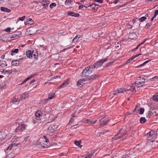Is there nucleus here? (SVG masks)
I'll use <instances>...</instances> for the list:
<instances>
[{"instance_id":"nucleus-1","label":"nucleus","mask_w":158,"mask_h":158,"mask_svg":"<svg viewBox=\"0 0 158 158\" xmlns=\"http://www.w3.org/2000/svg\"><path fill=\"white\" fill-rule=\"evenodd\" d=\"M43 138H40L37 142V144L38 147L43 148H47L50 145L48 139L45 135L43 136Z\"/></svg>"},{"instance_id":"nucleus-2","label":"nucleus","mask_w":158,"mask_h":158,"mask_svg":"<svg viewBox=\"0 0 158 158\" xmlns=\"http://www.w3.org/2000/svg\"><path fill=\"white\" fill-rule=\"evenodd\" d=\"M145 79L142 77H140L137 78L135 83L132 84L131 89H135L136 88L140 87L143 86L144 83Z\"/></svg>"},{"instance_id":"nucleus-3","label":"nucleus","mask_w":158,"mask_h":158,"mask_svg":"<svg viewBox=\"0 0 158 158\" xmlns=\"http://www.w3.org/2000/svg\"><path fill=\"white\" fill-rule=\"evenodd\" d=\"M94 71L93 67L91 65H90L83 70L81 73V76L85 77H88Z\"/></svg>"},{"instance_id":"nucleus-4","label":"nucleus","mask_w":158,"mask_h":158,"mask_svg":"<svg viewBox=\"0 0 158 158\" xmlns=\"http://www.w3.org/2000/svg\"><path fill=\"white\" fill-rule=\"evenodd\" d=\"M156 131L152 130L146 134V136L147 137L148 139L150 140H152V142L154 141V140L156 138Z\"/></svg>"},{"instance_id":"nucleus-5","label":"nucleus","mask_w":158,"mask_h":158,"mask_svg":"<svg viewBox=\"0 0 158 158\" xmlns=\"http://www.w3.org/2000/svg\"><path fill=\"white\" fill-rule=\"evenodd\" d=\"M124 90H123L122 89H118V90H113V91H111L110 92V94L111 95H116L117 94L119 93H124V92H126L128 93V92H131V93L134 92H136V90H135V89H124Z\"/></svg>"},{"instance_id":"nucleus-6","label":"nucleus","mask_w":158,"mask_h":158,"mask_svg":"<svg viewBox=\"0 0 158 158\" xmlns=\"http://www.w3.org/2000/svg\"><path fill=\"white\" fill-rule=\"evenodd\" d=\"M108 59L106 58L104 60L101 59L100 60L96 62L94 64L91 65L94 70L95 68L98 69L103 64L107 61Z\"/></svg>"},{"instance_id":"nucleus-7","label":"nucleus","mask_w":158,"mask_h":158,"mask_svg":"<svg viewBox=\"0 0 158 158\" xmlns=\"http://www.w3.org/2000/svg\"><path fill=\"white\" fill-rule=\"evenodd\" d=\"M27 127V125L25 124H21L16 128L15 130V132L16 133L20 134Z\"/></svg>"},{"instance_id":"nucleus-8","label":"nucleus","mask_w":158,"mask_h":158,"mask_svg":"<svg viewBox=\"0 0 158 158\" xmlns=\"http://www.w3.org/2000/svg\"><path fill=\"white\" fill-rule=\"evenodd\" d=\"M58 126L54 124L50 125L48 129V133L50 134V133H52L53 132L56 131L57 128Z\"/></svg>"},{"instance_id":"nucleus-9","label":"nucleus","mask_w":158,"mask_h":158,"mask_svg":"<svg viewBox=\"0 0 158 158\" xmlns=\"http://www.w3.org/2000/svg\"><path fill=\"white\" fill-rule=\"evenodd\" d=\"M99 118H100V119H101L99 121L100 122V126L101 127H103L106 125V123L109 120L108 118H102V117H100V118H98V119Z\"/></svg>"},{"instance_id":"nucleus-10","label":"nucleus","mask_w":158,"mask_h":158,"mask_svg":"<svg viewBox=\"0 0 158 158\" xmlns=\"http://www.w3.org/2000/svg\"><path fill=\"white\" fill-rule=\"evenodd\" d=\"M100 76L98 74H94L91 76H90L89 77H88L86 79V81L87 80H90L93 81L97 79H98L99 77Z\"/></svg>"},{"instance_id":"nucleus-11","label":"nucleus","mask_w":158,"mask_h":158,"mask_svg":"<svg viewBox=\"0 0 158 158\" xmlns=\"http://www.w3.org/2000/svg\"><path fill=\"white\" fill-rule=\"evenodd\" d=\"M50 2L48 0H43L41 2V3L42 6H43V8L47 9L48 7V5L49 4Z\"/></svg>"},{"instance_id":"nucleus-12","label":"nucleus","mask_w":158,"mask_h":158,"mask_svg":"<svg viewBox=\"0 0 158 158\" xmlns=\"http://www.w3.org/2000/svg\"><path fill=\"white\" fill-rule=\"evenodd\" d=\"M69 79H68L66 80L62 84H61L60 85L58 88L57 89H59L60 88H64L65 86L69 85Z\"/></svg>"},{"instance_id":"nucleus-13","label":"nucleus","mask_w":158,"mask_h":158,"mask_svg":"<svg viewBox=\"0 0 158 158\" xmlns=\"http://www.w3.org/2000/svg\"><path fill=\"white\" fill-rule=\"evenodd\" d=\"M29 93L27 92H26L21 95L20 99L21 100H22L26 98H28L29 97Z\"/></svg>"},{"instance_id":"nucleus-14","label":"nucleus","mask_w":158,"mask_h":158,"mask_svg":"<svg viewBox=\"0 0 158 158\" xmlns=\"http://www.w3.org/2000/svg\"><path fill=\"white\" fill-rule=\"evenodd\" d=\"M127 131L125 129H121L117 133V135H120V136L122 137L127 133Z\"/></svg>"},{"instance_id":"nucleus-15","label":"nucleus","mask_w":158,"mask_h":158,"mask_svg":"<svg viewBox=\"0 0 158 158\" xmlns=\"http://www.w3.org/2000/svg\"><path fill=\"white\" fill-rule=\"evenodd\" d=\"M36 74H32L29 77L26 78L21 83V85H22L26 83V82L29 80L30 79H31L34 77L36 75Z\"/></svg>"},{"instance_id":"nucleus-16","label":"nucleus","mask_w":158,"mask_h":158,"mask_svg":"<svg viewBox=\"0 0 158 158\" xmlns=\"http://www.w3.org/2000/svg\"><path fill=\"white\" fill-rule=\"evenodd\" d=\"M67 14L69 16H74L76 17H78L80 15L79 14L69 11L67 12Z\"/></svg>"},{"instance_id":"nucleus-17","label":"nucleus","mask_w":158,"mask_h":158,"mask_svg":"<svg viewBox=\"0 0 158 158\" xmlns=\"http://www.w3.org/2000/svg\"><path fill=\"white\" fill-rule=\"evenodd\" d=\"M33 23V20L30 18H27L24 21L25 24L26 25H31Z\"/></svg>"},{"instance_id":"nucleus-18","label":"nucleus","mask_w":158,"mask_h":158,"mask_svg":"<svg viewBox=\"0 0 158 158\" xmlns=\"http://www.w3.org/2000/svg\"><path fill=\"white\" fill-rule=\"evenodd\" d=\"M86 81V79L81 80L78 81L77 83V85L79 87H81L83 85V81Z\"/></svg>"},{"instance_id":"nucleus-19","label":"nucleus","mask_w":158,"mask_h":158,"mask_svg":"<svg viewBox=\"0 0 158 158\" xmlns=\"http://www.w3.org/2000/svg\"><path fill=\"white\" fill-rule=\"evenodd\" d=\"M97 121V120L93 121L91 120L90 119H87L84 121V122L90 125H93L96 123Z\"/></svg>"},{"instance_id":"nucleus-20","label":"nucleus","mask_w":158,"mask_h":158,"mask_svg":"<svg viewBox=\"0 0 158 158\" xmlns=\"http://www.w3.org/2000/svg\"><path fill=\"white\" fill-rule=\"evenodd\" d=\"M137 37V35L136 33L134 32H132L130 33L129 36V38L131 39H136Z\"/></svg>"},{"instance_id":"nucleus-21","label":"nucleus","mask_w":158,"mask_h":158,"mask_svg":"<svg viewBox=\"0 0 158 158\" xmlns=\"http://www.w3.org/2000/svg\"><path fill=\"white\" fill-rule=\"evenodd\" d=\"M40 111L42 112V114L46 115L47 114H48V112L46 110V107L45 106H43L41 107Z\"/></svg>"},{"instance_id":"nucleus-22","label":"nucleus","mask_w":158,"mask_h":158,"mask_svg":"<svg viewBox=\"0 0 158 158\" xmlns=\"http://www.w3.org/2000/svg\"><path fill=\"white\" fill-rule=\"evenodd\" d=\"M6 135L4 132H0V141L6 138Z\"/></svg>"},{"instance_id":"nucleus-23","label":"nucleus","mask_w":158,"mask_h":158,"mask_svg":"<svg viewBox=\"0 0 158 158\" xmlns=\"http://www.w3.org/2000/svg\"><path fill=\"white\" fill-rule=\"evenodd\" d=\"M18 35L15 34H9V37H10V38L12 39V40H15L18 37Z\"/></svg>"},{"instance_id":"nucleus-24","label":"nucleus","mask_w":158,"mask_h":158,"mask_svg":"<svg viewBox=\"0 0 158 158\" xmlns=\"http://www.w3.org/2000/svg\"><path fill=\"white\" fill-rule=\"evenodd\" d=\"M26 55L27 57L29 58H31L32 57V53L31 50H28L26 52Z\"/></svg>"},{"instance_id":"nucleus-25","label":"nucleus","mask_w":158,"mask_h":158,"mask_svg":"<svg viewBox=\"0 0 158 158\" xmlns=\"http://www.w3.org/2000/svg\"><path fill=\"white\" fill-rule=\"evenodd\" d=\"M48 98L49 99H52L55 96V94L53 92H51L48 94Z\"/></svg>"},{"instance_id":"nucleus-26","label":"nucleus","mask_w":158,"mask_h":158,"mask_svg":"<svg viewBox=\"0 0 158 158\" xmlns=\"http://www.w3.org/2000/svg\"><path fill=\"white\" fill-rule=\"evenodd\" d=\"M20 63L19 60H16L12 61L11 62V64L12 65L16 66L19 64Z\"/></svg>"},{"instance_id":"nucleus-27","label":"nucleus","mask_w":158,"mask_h":158,"mask_svg":"<svg viewBox=\"0 0 158 158\" xmlns=\"http://www.w3.org/2000/svg\"><path fill=\"white\" fill-rule=\"evenodd\" d=\"M0 10L2 11L6 12L8 13L10 11V9L3 7H1L0 8Z\"/></svg>"},{"instance_id":"nucleus-28","label":"nucleus","mask_w":158,"mask_h":158,"mask_svg":"<svg viewBox=\"0 0 158 158\" xmlns=\"http://www.w3.org/2000/svg\"><path fill=\"white\" fill-rule=\"evenodd\" d=\"M42 114V112L41 111L38 110L37 111L35 114V115L36 117H40L41 116Z\"/></svg>"},{"instance_id":"nucleus-29","label":"nucleus","mask_w":158,"mask_h":158,"mask_svg":"<svg viewBox=\"0 0 158 158\" xmlns=\"http://www.w3.org/2000/svg\"><path fill=\"white\" fill-rule=\"evenodd\" d=\"M19 51V49L17 48L12 50L11 51V55L12 56H14L15 55V53H17Z\"/></svg>"},{"instance_id":"nucleus-30","label":"nucleus","mask_w":158,"mask_h":158,"mask_svg":"<svg viewBox=\"0 0 158 158\" xmlns=\"http://www.w3.org/2000/svg\"><path fill=\"white\" fill-rule=\"evenodd\" d=\"M33 28H29L27 29V32L29 35H32L35 33L33 31Z\"/></svg>"},{"instance_id":"nucleus-31","label":"nucleus","mask_w":158,"mask_h":158,"mask_svg":"<svg viewBox=\"0 0 158 158\" xmlns=\"http://www.w3.org/2000/svg\"><path fill=\"white\" fill-rule=\"evenodd\" d=\"M152 99L153 101L157 102L158 101V93H156L152 97Z\"/></svg>"},{"instance_id":"nucleus-32","label":"nucleus","mask_w":158,"mask_h":158,"mask_svg":"<svg viewBox=\"0 0 158 158\" xmlns=\"http://www.w3.org/2000/svg\"><path fill=\"white\" fill-rule=\"evenodd\" d=\"M7 65L6 61L4 60H0V66L5 67Z\"/></svg>"},{"instance_id":"nucleus-33","label":"nucleus","mask_w":158,"mask_h":158,"mask_svg":"<svg viewBox=\"0 0 158 158\" xmlns=\"http://www.w3.org/2000/svg\"><path fill=\"white\" fill-rule=\"evenodd\" d=\"M80 35H77L73 39V43H76L79 40L80 38Z\"/></svg>"},{"instance_id":"nucleus-34","label":"nucleus","mask_w":158,"mask_h":158,"mask_svg":"<svg viewBox=\"0 0 158 158\" xmlns=\"http://www.w3.org/2000/svg\"><path fill=\"white\" fill-rule=\"evenodd\" d=\"M20 100H21L20 98L19 99V98H16L13 97V99L11 100V102L12 103L14 104L16 102H19Z\"/></svg>"},{"instance_id":"nucleus-35","label":"nucleus","mask_w":158,"mask_h":158,"mask_svg":"<svg viewBox=\"0 0 158 158\" xmlns=\"http://www.w3.org/2000/svg\"><path fill=\"white\" fill-rule=\"evenodd\" d=\"M81 142V141L80 140L79 141L76 140L75 141L74 143L78 147L81 148L82 147V145L80 144Z\"/></svg>"},{"instance_id":"nucleus-36","label":"nucleus","mask_w":158,"mask_h":158,"mask_svg":"<svg viewBox=\"0 0 158 158\" xmlns=\"http://www.w3.org/2000/svg\"><path fill=\"white\" fill-rule=\"evenodd\" d=\"M119 135H117V133L114 137L112 138V139L113 140H115L117 139H119L121 138V137L118 136Z\"/></svg>"},{"instance_id":"nucleus-37","label":"nucleus","mask_w":158,"mask_h":158,"mask_svg":"<svg viewBox=\"0 0 158 158\" xmlns=\"http://www.w3.org/2000/svg\"><path fill=\"white\" fill-rule=\"evenodd\" d=\"M94 153V152H92L90 153H88L86 156L87 158H91Z\"/></svg>"},{"instance_id":"nucleus-38","label":"nucleus","mask_w":158,"mask_h":158,"mask_svg":"<svg viewBox=\"0 0 158 158\" xmlns=\"http://www.w3.org/2000/svg\"><path fill=\"white\" fill-rule=\"evenodd\" d=\"M140 121L142 123H144L146 121V119L144 117H141L140 119Z\"/></svg>"},{"instance_id":"nucleus-39","label":"nucleus","mask_w":158,"mask_h":158,"mask_svg":"<svg viewBox=\"0 0 158 158\" xmlns=\"http://www.w3.org/2000/svg\"><path fill=\"white\" fill-rule=\"evenodd\" d=\"M136 152H133L129 156L131 158H135L136 157Z\"/></svg>"},{"instance_id":"nucleus-40","label":"nucleus","mask_w":158,"mask_h":158,"mask_svg":"<svg viewBox=\"0 0 158 158\" xmlns=\"http://www.w3.org/2000/svg\"><path fill=\"white\" fill-rule=\"evenodd\" d=\"M151 60H147L146 61H145V62H144L143 64H141L139 66H138L137 67V68H139V67H140L141 66H142L145 64L146 63L149 62Z\"/></svg>"},{"instance_id":"nucleus-41","label":"nucleus","mask_w":158,"mask_h":158,"mask_svg":"<svg viewBox=\"0 0 158 158\" xmlns=\"http://www.w3.org/2000/svg\"><path fill=\"white\" fill-rule=\"evenodd\" d=\"M147 17L146 16H143L140 19H139V20L140 22H142L146 20Z\"/></svg>"},{"instance_id":"nucleus-42","label":"nucleus","mask_w":158,"mask_h":158,"mask_svg":"<svg viewBox=\"0 0 158 158\" xmlns=\"http://www.w3.org/2000/svg\"><path fill=\"white\" fill-rule=\"evenodd\" d=\"M12 72V71L11 70H6L4 74H6V73H7L8 74H11Z\"/></svg>"},{"instance_id":"nucleus-43","label":"nucleus","mask_w":158,"mask_h":158,"mask_svg":"<svg viewBox=\"0 0 158 158\" xmlns=\"http://www.w3.org/2000/svg\"><path fill=\"white\" fill-rule=\"evenodd\" d=\"M153 114V113L151 110H150L148 113V116L149 117V118H150L152 116Z\"/></svg>"},{"instance_id":"nucleus-44","label":"nucleus","mask_w":158,"mask_h":158,"mask_svg":"<svg viewBox=\"0 0 158 158\" xmlns=\"http://www.w3.org/2000/svg\"><path fill=\"white\" fill-rule=\"evenodd\" d=\"M152 23H147L145 27L146 28H149V27H150V26L152 25Z\"/></svg>"},{"instance_id":"nucleus-45","label":"nucleus","mask_w":158,"mask_h":158,"mask_svg":"<svg viewBox=\"0 0 158 158\" xmlns=\"http://www.w3.org/2000/svg\"><path fill=\"white\" fill-rule=\"evenodd\" d=\"M33 56L34 59H36L38 57V54L37 53H34V52H32V56Z\"/></svg>"},{"instance_id":"nucleus-46","label":"nucleus","mask_w":158,"mask_h":158,"mask_svg":"<svg viewBox=\"0 0 158 158\" xmlns=\"http://www.w3.org/2000/svg\"><path fill=\"white\" fill-rule=\"evenodd\" d=\"M144 111V108H140V110L139 112V114H143Z\"/></svg>"},{"instance_id":"nucleus-47","label":"nucleus","mask_w":158,"mask_h":158,"mask_svg":"<svg viewBox=\"0 0 158 158\" xmlns=\"http://www.w3.org/2000/svg\"><path fill=\"white\" fill-rule=\"evenodd\" d=\"M25 17H26L25 16H24L22 17L19 18L18 19V20H21L22 21H23L24 20Z\"/></svg>"},{"instance_id":"nucleus-48","label":"nucleus","mask_w":158,"mask_h":158,"mask_svg":"<svg viewBox=\"0 0 158 158\" xmlns=\"http://www.w3.org/2000/svg\"><path fill=\"white\" fill-rule=\"evenodd\" d=\"M56 4L55 3H52L50 5V8H53V7L55 6Z\"/></svg>"},{"instance_id":"nucleus-49","label":"nucleus","mask_w":158,"mask_h":158,"mask_svg":"<svg viewBox=\"0 0 158 158\" xmlns=\"http://www.w3.org/2000/svg\"><path fill=\"white\" fill-rule=\"evenodd\" d=\"M29 136H27L25 137H24L23 138L24 140L25 141H27L28 140V139H29Z\"/></svg>"},{"instance_id":"nucleus-50","label":"nucleus","mask_w":158,"mask_h":158,"mask_svg":"<svg viewBox=\"0 0 158 158\" xmlns=\"http://www.w3.org/2000/svg\"><path fill=\"white\" fill-rule=\"evenodd\" d=\"M20 144V143H14L12 144L11 145H12L13 147H15L16 146H17L18 145H19Z\"/></svg>"},{"instance_id":"nucleus-51","label":"nucleus","mask_w":158,"mask_h":158,"mask_svg":"<svg viewBox=\"0 0 158 158\" xmlns=\"http://www.w3.org/2000/svg\"><path fill=\"white\" fill-rule=\"evenodd\" d=\"M134 59V56H133L131 58H130L129 60H127V63H129L133 59Z\"/></svg>"},{"instance_id":"nucleus-52","label":"nucleus","mask_w":158,"mask_h":158,"mask_svg":"<svg viewBox=\"0 0 158 158\" xmlns=\"http://www.w3.org/2000/svg\"><path fill=\"white\" fill-rule=\"evenodd\" d=\"M158 15V10H156L155 11L154 17H156Z\"/></svg>"},{"instance_id":"nucleus-53","label":"nucleus","mask_w":158,"mask_h":158,"mask_svg":"<svg viewBox=\"0 0 158 158\" xmlns=\"http://www.w3.org/2000/svg\"><path fill=\"white\" fill-rule=\"evenodd\" d=\"M10 29H10V27H8V28H6L5 30V31H6L7 32H10Z\"/></svg>"},{"instance_id":"nucleus-54","label":"nucleus","mask_w":158,"mask_h":158,"mask_svg":"<svg viewBox=\"0 0 158 158\" xmlns=\"http://www.w3.org/2000/svg\"><path fill=\"white\" fill-rule=\"evenodd\" d=\"M95 2L101 3H102L103 0H94Z\"/></svg>"},{"instance_id":"nucleus-55","label":"nucleus","mask_w":158,"mask_h":158,"mask_svg":"<svg viewBox=\"0 0 158 158\" xmlns=\"http://www.w3.org/2000/svg\"><path fill=\"white\" fill-rule=\"evenodd\" d=\"M129 156H128V155L127 154H125V155H123L122 156V158H127V157H128Z\"/></svg>"},{"instance_id":"nucleus-56","label":"nucleus","mask_w":158,"mask_h":158,"mask_svg":"<svg viewBox=\"0 0 158 158\" xmlns=\"http://www.w3.org/2000/svg\"><path fill=\"white\" fill-rule=\"evenodd\" d=\"M109 131L108 130L103 131L100 133L101 134L103 135L106 132Z\"/></svg>"},{"instance_id":"nucleus-57","label":"nucleus","mask_w":158,"mask_h":158,"mask_svg":"<svg viewBox=\"0 0 158 158\" xmlns=\"http://www.w3.org/2000/svg\"><path fill=\"white\" fill-rule=\"evenodd\" d=\"M12 148L13 147L12 145H10L8 147V148H7V150H11Z\"/></svg>"},{"instance_id":"nucleus-58","label":"nucleus","mask_w":158,"mask_h":158,"mask_svg":"<svg viewBox=\"0 0 158 158\" xmlns=\"http://www.w3.org/2000/svg\"><path fill=\"white\" fill-rule=\"evenodd\" d=\"M71 1L69 0H66L65 2V3L66 4H71Z\"/></svg>"},{"instance_id":"nucleus-59","label":"nucleus","mask_w":158,"mask_h":158,"mask_svg":"<svg viewBox=\"0 0 158 158\" xmlns=\"http://www.w3.org/2000/svg\"><path fill=\"white\" fill-rule=\"evenodd\" d=\"M84 7V5L81 4V5H79L78 6V8L79 9H81Z\"/></svg>"},{"instance_id":"nucleus-60","label":"nucleus","mask_w":158,"mask_h":158,"mask_svg":"<svg viewBox=\"0 0 158 158\" xmlns=\"http://www.w3.org/2000/svg\"><path fill=\"white\" fill-rule=\"evenodd\" d=\"M78 126V125L77 124V125H73V127H74V128L76 129L79 127Z\"/></svg>"},{"instance_id":"nucleus-61","label":"nucleus","mask_w":158,"mask_h":158,"mask_svg":"<svg viewBox=\"0 0 158 158\" xmlns=\"http://www.w3.org/2000/svg\"><path fill=\"white\" fill-rule=\"evenodd\" d=\"M48 98L46 99H45L43 100L42 101V102H43V103H45V102H46L48 101Z\"/></svg>"},{"instance_id":"nucleus-62","label":"nucleus","mask_w":158,"mask_h":158,"mask_svg":"<svg viewBox=\"0 0 158 158\" xmlns=\"http://www.w3.org/2000/svg\"><path fill=\"white\" fill-rule=\"evenodd\" d=\"M74 121V119L73 118H72L69 121V123H72V122H73Z\"/></svg>"},{"instance_id":"nucleus-63","label":"nucleus","mask_w":158,"mask_h":158,"mask_svg":"<svg viewBox=\"0 0 158 158\" xmlns=\"http://www.w3.org/2000/svg\"><path fill=\"white\" fill-rule=\"evenodd\" d=\"M112 63H109L108 64H107L106 65V67H108L109 66H110Z\"/></svg>"},{"instance_id":"nucleus-64","label":"nucleus","mask_w":158,"mask_h":158,"mask_svg":"<svg viewBox=\"0 0 158 158\" xmlns=\"http://www.w3.org/2000/svg\"><path fill=\"white\" fill-rule=\"evenodd\" d=\"M35 81V79H33L31 81L30 83V84H31L34 82Z\"/></svg>"}]
</instances>
